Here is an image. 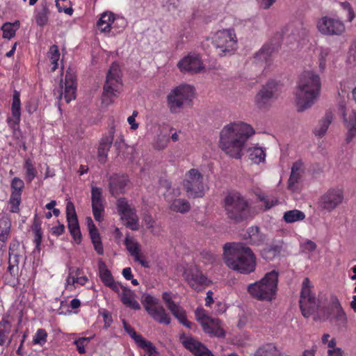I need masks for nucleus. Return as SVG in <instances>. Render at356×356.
Segmentation results:
<instances>
[{
    "label": "nucleus",
    "mask_w": 356,
    "mask_h": 356,
    "mask_svg": "<svg viewBox=\"0 0 356 356\" xmlns=\"http://www.w3.org/2000/svg\"><path fill=\"white\" fill-rule=\"evenodd\" d=\"M313 288L314 286L310 280L305 277L302 284L299 301L302 315L305 318L313 316L314 320L323 321L329 320L338 326H345L347 323V316L338 298L332 296L327 307L319 309V302L312 291Z\"/></svg>",
    "instance_id": "f257e3e1"
},
{
    "label": "nucleus",
    "mask_w": 356,
    "mask_h": 356,
    "mask_svg": "<svg viewBox=\"0 0 356 356\" xmlns=\"http://www.w3.org/2000/svg\"><path fill=\"white\" fill-rule=\"evenodd\" d=\"M254 133L252 127L245 122H230L220 132L219 147L229 156L239 159L246 142Z\"/></svg>",
    "instance_id": "f03ea898"
},
{
    "label": "nucleus",
    "mask_w": 356,
    "mask_h": 356,
    "mask_svg": "<svg viewBox=\"0 0 356 356\" xmlns=\"http://www.w3.org/2000/svg\"><path fill=\"white\" fill-rule=\"evenodd\" d=\"M223 260L229 268L241 274L248 275L256 269V256L251 248L243 243H225Z\"/></svg>",
    "instance_id": "7ed1b4c3"
},
{
    "label": "nucleus",
    "mask_w": 356,
    "mask_h": 356,
    "mask_svg": "<svg viewBox=\"0 0 356 356\" xmlns=\"http://www.w3.org/2000/svg\"><path fill=\"white\" fill-rule=\"evenodd\" d=\"M321 90V80L313 70L302 72L297 81L295 100L298 112L311 108L318 99Z\"/></svg>",
    "instance_id": "20e7f679"
},
{
    "label": "nucleus",
    "mask_w": 356,
    "mask_h": 356,
    "mask_svg": "<svg viewBox=\"0 0 356 356\" xmlns=\"http://www.w3.org/2000/svg\"><path fill=\"white\" fill-rule=\"evenodd\" d=\"M278 275V272L275 270L267 273L261 280L248 286V293L259 300H272L276 294Z\"/></svg>",
    "instance_id": "39448f33"
},
{
    "label": "nucleus",
    "mask_w": 356,
    "mask_h": 356,
    "mask_svg": "<svg viewBox=\"0 0 356 356\" xmlns=\"http://www.w3.org/2000/svg\"><path fill=\"white\" fill-rule=\"evenodd\" d=\"M122 86L120 68L118 63H113L107 73L103 88L102 104L108 106L114 102L120 92Z\"/></svg>",
    "instance_id": "423d86ee"
},
{
    "label": "nucleus",
    "mask_w": 356,
    "mask_h": 356,
    "mask_svg": "<svg viewBox=\"0 0 356 356\" xmlns=\"http://www.w3.org/2000/svg\"><path fill=\"white\" fill-rule=\"evenodd\" d=\"M194 94V88L188 84H182L172 89L167 95V106L170 112H179L185 105L190 104Z\"/></svg>",
    "instance_id": "0eeeda50"
},
{
    "label": "nucleus",
    "mask_w": 356,
    "mask_h": 356,
    "mask_svg": "<svg viewBox=\"0 0 356 356\" xmlns=\"http://www.w3.org/2000/svg\"><path fill=\"white\" fill-rule=\"evenodd\" d=\"M216 53L220 56L230 55L237 47V38L233 29L220 30L213 40Z\"/></svg>",
    "instance_id": "6e6552de"
},
{
    "label": "nucleus",
    "mask_w": 356,
    "mask_h": 356,
    "mask_svg": "<svg viewBox=\"0 0 356 356\" xmlns=\"http://www.w3.org/2000/svg\"><path fill=\"white\" fill-rule=\"evenodd\" d=\"M225 207L229 218L238 220L243 217L248 203L240 193H229L225 198Z\"/></svg>",
    "instance_id": "1a4fd4ad"
},
{
    "label": "nucleus",
    "mask_w": 356,
    "mask_h": 356,
    "mask_svg": "<svg viewBox=\"0 0 356 356\" xmlns=\"http://www.w3.org/2000/svg\"><path fill=\"white\" fill-rule=\"evenodd\" d=\"M196 320L201 324L204 332L210 336L224 337L225 333L218 318L210 317L202 308H197L195 312Z\"/></svg>",
    "instance_id": "9d476101"
},
{
    "label": "nucleus",
    "mask_w": 356,
    "mask_h": 356,
    "mask_svg": "<svg viewBox=\"0 0 356 356\" xmlns=\"http://www.w3.org/2000/svg\"><path fill=\"white\" fill-rule=\"evenodd\" d=\"M183 185L188 197L203 196V175L197 169L192 168L186 173Z\"/></svg>",
    "instance_id": "9b49d317"
},
{
    "label": "nucleus",
    "mask_w": 356,
    "mask_h": 356,
    "mask_svg": "<svg viewBox=\"0 0 356 356\" xmlns=\"http://www.w3.org/2000/svg\"><path fill=\"white\" fill-rule=\"evenodd\" d=\"M76 76L72 72H67L65 81H60L59 87L54 90V95L59 102L64 99L66 103H69L76 98Z\"/></svg>",
    "instance_id": "f8f14e48"
},
{
    "label": "nucleus",
    "mask_w": 356,
    "mask_h": 356,
    "mask_svg": "<svg viewBox=\"0 0 356 356\" xmlns=\"http://www.w3.org/2000/svg\"><path fill=\"white\" fill-rule=\"evenodd\" d=\"M318 31L325 35H341L345 31V25L342 21L337 18L324 16L316 22Z\"/></svg>",
    "instance_id": "ddd939ff"
},
{
    "label": "nucleus",
    "mask_w": 356,
    "mask_h": 356,
    "mask_svg": "<svg viewBox=\"0 0 356 356\" xmlns=\"http://www.w3.org/2000/svg\"><path fill=\"white\" fill-rule=\"evenodd\" d=\"M343 200V191L340 188H332L327 190L320 198L318 206L321 209L331 212Z\"/></svg>",
    "instance_id": "4468645a"
},
{
    "label": "nucleus",
    "mask_w": 356,
    "mask_h": 356,
    "mask_svg": "<svg viewBox=\"0 0 356 356\" xmlns=\"http://www.w3.org/2000/svg\"><path fill=\"white\" fill-rule=\"evenodd\" d=\"M183 276L190 286L195 291H200L209 284L208 278L195 265L188 266L184 269Z\"/></svg>",
    "instance_id": "2eb2a0df"
},
{
    "label": "nucleus",
    "mask_w": 356,
    "mask_h": 356,
    "mask_svg": "<svg viewBox=\"0 0 356 356\" xmlns=\"http://www.w3.org/2000/svg\"><path fill=\"white\" fill-rule=\"evenodd\" d=\"M338 113L342 118L344 127L347 129L346 140L350 143L356 136V111L347 108L341 103L339 105Z\"/></svg>",
    "instance_id": "dca6fc26"
},
{
    "label": "nucleus",
    "mask_w": 356,
    "mask_h": 356,
    "mask_svg": "<svg viewBox=\"0 0 356 356\" xmlns=\"http://www.w3.org/2000/svg\"><path fill=\"white\" fill-rule=\"evenodd\" d=\"M117 208L121 218L125 221L127 227L132 230L138 229V218L136 209L128 203L125 198L118 200Z\"/></svg>",
    "instance_id": "f3484780"
},
{
    "label": "nucleus",
    "mask_w": 356,
    "mask_h": 356,
    "mask_svg": "<svg viewBox=\"0 0 356 356\" xmlns=\"http://www.w3.org/2000/svg\"><path fill=\"white\" fill-rule=\"evenodd\" d=\"M177 67L184 73H198L204 69L202 60L200 54L190 53L177 63Z\"/></svg>",
    "instance_id": "a211bd4d"
},
{
    "label": "nucleus",
    "mask_w": 356,
    "mask_h": 356,
    "mask_svg": "<svg viewBox=\"0 0 356 356\" xmlns=\"http://www.w3.org/2000/svg\"><path fill=\"white\" fill-rule=\"evenodd\" d=\"M277 89L278 85L276 81H268L255 96L257 106L260 108L267 106L273 99L276 98Z\"/></svg>",
    "instance_id": "6ab92c4d"
},
{
    "label": "nucleus",
    "mask_w": 356,
    "mask_h": 356,
    "mask_svg": "<svg viewBox=\"0 0 356 356\" xmlns=\"http://www.w3.org/2000/svg\"><path fill=\"white\" fill-rule=\"evenodd\" d=\"M66 216L67 226L74 240L79 243L81 239V234L79 229L77 216L74 205L72 202H68L66 205Z\"/></svg>",
    "instance_id": "aec40b11"
},
{
    "label": "nucleus",
    "mask_w": 356,
    "mask_h": 356,
    "mask_svg": "<svg viewBox=\"0 0 356 356\" xmlns=\"http://www.w3.org/2000/svg\"><path fill=\"white\" fill-rule=\"evenodd\" d=\"M124 245L135 261L145 268H149V264L145 257L140 253V244L133 237L127 235L124 239Z\"/></svg>",
    "instance_id": "412c9836"
},
{
    "label": "nucleus",
    "mask_w": 356,
    "mask_h": 356,
    "mask_svg": "<svg viewBox=\"0 0 356 356\" xmlns=\"http://www.w3.org/2000/svg\"><path fill=\"white\" fill-rule=\"evenodd\" d=\"M91 200L92 213L97 221H102L104 212L102 189L98 187H92L91 191Z\"/></svg>",
    "instance_id": "4be33fe9"
},
{
    "label": "nucleus",
    "mask_w": 356,
    "mask_h": 356,
    "mask_svg": "<svg viewBox=\"0 0 356 356\" xmlns=\"http://www.w3.org/2000/svg\"><path fill=\"white\" fill-rule=\"evenodd\" d=\"M20 94L15 90L13 95L11 104V117L7 119L8 124L13 129H16L21 120V102Z\"/></svg>",
    "instance_id": "5701e85b"
},
{
    "label": "nucleus",
    "mask_w": 356,
    "mask_h": 356,
    "mask_svg": "<svg viewBox=\"0 0 356 356\" xmlns=\"http://www.w3.org/2000/svg\"><path fill=\"white\" fill-rule=\"evenodd\" d=\"M184 346L195 356H214L203 344L193 337H181Z\"/></svg>",
    "instance_id": "b1692460"
},
{
    "label": "nucleus",
    "mask_w": 356,
    "mask_h": 356,
    "mask_svg": "<svg viewBox=\"0 0 356 356\" xmlns=\"http://www.w3.org/2000/svg\"><path fill=\"white\" fill-rule=\"evenodd\" d=\"M114 134L115 129L114 127H111L108 134L103 137L100 141L97 149V159L102 163H104L106 161L108 152L113 141Z\"/></svg>",
    "instance_id": "393cba45"
},
{
    "label": "nucleus",
    "mask_w": 356,
    "mask_h": 356,
    "mask_svg": "<svg viewBox=\"0 0 356 356\" xmlns=\"http://www.w3.org/2000/svg\"><path fill=\"white\" fill-rule=\"evenodd\" d=\"M11 232V219L8 213H0V242L6 244Z\"/></svg>",
    "instance_id": "a878e982"
},
{
    "label": "nucleus",
    "mask_w": 356,
    "mask_h": 356,
    "mask_svg": "<svg viewBox=\"0 0 356 356\" xmlns=\"http://www.w3.org/2000/svg\"><path fill=\"white\" fill-rule=\"evenodd\" d=\"M302 164L300 161L293 163L291 168V175L288 181V188L292 192L298 190V183L302 175Z\"/></svg>",
    "instance_id": "bb28decb"
},
{
    "label": "nucleus",
    "mask_w": 356,
    "mask_h": 356,
    "mask_svg": "<svg viewBox=\"0 0 356 356\" xmlns=\"http://www.w3.org/2000/svg\"><path fill=\"white\" fill-rule=\"evenodd\" d=\"M119 297L122 302L127 307L134 310L140 309L139 303L136 300V293L129 288H123V291Z\"/></svg>",
    "instance_id": "cd10ccee"
},
{
    "label": "nucleus",
    "mask_w": 356,
    "mask_h": 356,
    "mask_svg": "<svg viewBox=\"0 0 356 356\" xmlns=\"http://www.w3.org/2000/svg\"><path fill=\"white\" fill-rule=\"evenodd\" d=\"M24 250L20 247V243L17 240H13L9 246V261L12 264H19L21 259L23 257Z\"/></svg>",
    "instance_id": "c85d7f7f"
},
{
    "label": "nucleus",
    "mask_w": 356,
    "mask_h": 356,
    "mask_svg": "<svg viewBox=\"0 0 356 356\" xmlns=\"http://www.w3.org/2000/svg\"><path fill=\"white\" fill-rule=\"evenodd\" d=\"M148 314L156 321L160 323L168 325L170 323V318L169 315L165 312L164 308L158 305L156 307L150 309Z\"/></svg>",
    "instance_id": "c756f323"
},
{
    "label": "nucleus",
    "mask_w": 356,
    "mask_h": 356,
    "mask_svg": "<svg viewBox=\"0 0 356 356\" xmlns=\"http://www.w3.org/2000/svg\"><path fill=\"white\" fill-rule=\"evenodd\" d=\"M332 114L326 113L325 116L318 122L314 130L315 136L321 137L325 135L332 121Z\"/></svg>",
    "instance_id": "7c9ffc66"
},
{
    "label": "nucleus",
    "mask_w": 356,
    "mask_h": 356,
    "mask_svg": "<svg viewBox=\"0 0 356 356\" xmlns=\"http://www.w3.org/2000/svg\"><path fill=\"white\" fill-rule=\"evenodd\" d=\"M114 22V16L111 13L106 12L101 15L97 23V29L104 33L111 31V26Z\"/></svg>",
    "instance_id": "2f4dec72"
},
{
    "label": "nucleus",
    "mask_w": 356,
    "mask_h": 356,
    "mask_svg": "<svg viewBox=\"0 0 356 356\" xmlns=\"http://www.w3.org/2000/svg\"><path fill=\"white\" fill-rule=\"evenodd\" d=\"M98 269L102 282L105 286H108L115 280L106 264L102 259L98 261Z\"/></svg>",
    "instance_id": "473e14b6"
},
{
    "label": "nucleus",
    "mask_w": 356,
    "mask_h": 356,
    "mask_svg": "<svg viewBox=\"0 0 356 356\" xmlns=\"http://www.w3.org/2000/svg\"><path fill=\"white\" fill-rule=\"evenodd\" d=\"M249 159L256 164L264 162L266 159V152L263 147L254 146L248 149Z\"/></svg>",
    "instance_id": "72a5a7b5"
},
{
    "label": "nucleus",
    "mask_w": 356,
    "mask_h": 356,
    "mask_svg": "<svg viewBox=\"0 0 356 356\" xmlns=\"http://www.w3.org/2000/svg\"><path fill=\"white\" fill-rule=\"evenodd\" d=\"M127 183V179L124 177L115 176L112 177L110 181V191L112 195H115L122 193Z\"/></svg>",
    "instance_id": "f704fd0d"
},
{
    "label": "nucleus",
    "mask_w": 356,
    "mask_h": 356,
    "mask_svg": "<svg viewBox=\"0 0 356 356\" xmlns=\"http://www.w3.org/2000/svg\"><path fill=\"white\" fill-rule=\"evenodd\" d=\"M274 51V48L270 44L264 45L260 50L255 54L254 60L257 63H267Z\"/></svg>",
    "instance_id": "c9c22d12"
},
{
    "label": "nucleus",
    "mask_w": 356,
    "mask_h": 356,
    "mask_svg": "<svg viewBox=\"0 0 356 356\" xmlns=\"http://www.w3.org/2000/svg\"><path fill=\"white\" fill-rule=\"evenodd\" d=\"M282 250V246L279 244L271 245L265 248L261 252L262 257L266 260H273L277 257Z\"/></svg>",
    "instance_id": "e433bc0d"
},
{
    "label": "nucleus",
    "mask_w": 356,
    "mask_h": 356,
    "mask_svg": "<svg viewBox=\"0 0 356 356\" xmlns=\"http://www.w3.org/2000/svg\"><path fill=\"white\" fill-rule=\"evenodd\" d=\"M280 351L273 343H267L261 346L254 353V356H279Z\"/></svg>",
    "instance_id": "4c0bfd02"
},
{
    "label": "nucleus",
    "mask_w": 356,
    "mask_h": 356,
    "mask_svg": "<svg viewBox=\"0 0 356 356\" xmlns=\"http://www.w3.org/2000/svg\"><path fill=\"white\" fill-rule=\"evenodd\" d=\"M305 218V213L297 209L290 210L284 213L283 219L286 223H293L301 221Z\"/></svg>",
    "instance_id": "58836bf2"
},
{
    "label": "nucleus",
    "mask_w": 356,
    "mask_h": 356,
    "mask_svg": "<svg viewBox=\"0 0 356 356\" xmlns=\"http://www.w3.org/2000/svg\"><path fill=\"white\" fill-rule=\"evenodd\" d=\"M307 30L302 27V26H299L291 31V35L286 36V42H291L292 40H294L298 43H300V41L303 40L307 37Z\"/></svg>",
    "instance_id": "ea45409f"
},
{
    "label": "nucleus",
    "mask_w": 356,
    "mask_h": 356,
    "mask_svg": "<svg viewBox=\"0 0 356 356\" xmlns=\"http://www.w3.org/2000/svg\"><path fill=\"white\" fill-rule=\"evenodd\" d=\"M318 54V68L320 72H325L327 65V58L330 54V49L327 47H320L316 49Z\"/></svg>",
    "instance_id": "a19ab883"
},
{
    "label": "nucleus",
    "mask_w": 356,
    "mask_h": 356,
    "mask_svg": "<svg viewBox=\"0 0 356 356\" xmlns=\"http://www.w3.org/2000/svg\"><path fill=\"white\" fill-rule=\"evenodd\" d=\"M124 328L127 334L135 341V342L140 348H142L143 346H147V343L149 342L143 338L142 335L138 334L132 327H131L125 323H124Z\"/></svg>",
    "instance_id": "79ce46f5"
},
{
    "label": "nucleus",
    "mask_w": 356,
    "mask_h": 356,
    "mask_svg": "<svg viewBox=\"0 0 356 356\" xmlns=\"http://www.w3.org/2000/svg\"><path fill=\"white\" fill-rule=\"evenodd\" d=\"M47 57L49 58L51 65V71L54 72L58 66V60L60 59V52L58 48L56 45H52L50 47Z\"/></svg>",
    "instance_id": "37998d69"
},
{
    "label": "nucleus",
    "mask_w": 356,
    "mask_h": 356,
    "mask_svg": "<svg viewBox=\"0 0 356 356\" xmlns=\"http://www.w3.org/2000/svg\"><path fill=\"white\" fill-rule=\"evenodd\" d=\"M24 168L25 172V179L27 183H31L37 175V170L30 159H26Z\"/></svg>",
    "instance_id": "c03bdc74"
},
{
    "label": "nucleus",
    "mask_w": 356,
    "mask_h": 356,
    "mask_svg": "<svg viewBox=\"0 0 356 356\" xmlns=\"http://www.w3.org/2000/svg\"><path fill=\"white\" fill-rule=\"evenodd\" d=\"M190 208L188 202L182 199L174 200L170 204V209L175 212L186 213Z\"/></svg>",
    "instance_id": "a18cd8bd"
},
{
    "label": "nucleus",
    "mask_w": 356,
    "mask_h": 356,
    "mask_svg": "<svg viewBox=\"0 0 356 356\" xmlns=\"http://www.w3.org/2000/svg\"><path fill=\"white\" fill-rule=\"evenodd\" d=\"M19 26V22L18 21H16L13 24L5 23L1 27V29L3 31V38L7 39H10L13 38Z\"/></svg>",
    "instance_id": "49530a36"
},
{
    "label": "nucleus",
    "mask_w": 356,
    "mask_h": 356,
    "mask_svg": "<svg viewBox=\"0 0 356 356\" xmlns=\"http://www.w3.org/2000/svg\"><path fill=\"white\" fill-rule=\"evenodd\" d=\"M10 329H11V325H10V322L6 319L3 318L0 321V345L1 346H3L6 343V341L8 339V334L10 332Z\"/></svg>",
    "instance_id": "de8ad7c7"
},
{
    "label": "nucleus",
    "mask_w": 356,
    "mask_h": 356,
    "mask_svg": "<svg viewBox=\"0 0 356 356\" xmlns=\"http://www.w3.org/2000/svg\"><path fill=\"white\" fill-rule=\"evenodd\" d=\"M49 10L47 6L42 7L35 14V21L38 26H44L49 19Z\"/></svg>",
    "instance_id": "09e8293b"
},
{
    "label": "nucleus",
    "mask_w": 356,
    "mask_h": 356,
    "mask_svg": "<svg viewBox=\"0 0 356 356\" xmlns=\"http://www.w3.org/2000/svg\"><path fill=\"white\" fill-rule=\"evenodd\" d=\"M158 301L157 298L149 294H144L142 296V303L147 312L159 305Z\"/></svg>",
    "instance_id": "8fccbe9b"
},
{
    "label": "nucleus",
    "mask_w": 356,
    "mask_h": 356,
    "mask_svg": "<svg viewBox=\"0 0 356 356\" xmlns=\"http://www.w3.org/2000/svg\"><path fill=\"white\" fill-rule=\"evenodd\" d=\"M47 332L43 328L38 329L33 339L34 345L44 346L47 341Z\"/></svg>",
    "instance_id": "3c124183"
},
{
    "label": "nucleus",
    "mask_w": 356,
    "mask_h": 356,
    "mask_svg": "<svg viewBox=\"0 0 356 356\" xmlns=\"http://www.w3.org/2000/svg\"><path fill=\"white\" fill-rule=\"evenodd\" d=\"M163 300L166 304V307L171 312L172 314H175L177 311H179L181 307L172 300L171 295L168 292H164L162 295Z\"/></svg>",
    "instance_id": "603ef678"
},
{
    "label": "nucleus",
    "mask_w": 356,
    "mask_h": 356,
    "mask_svg": "<svg viewBox=\"0 0 356 356\" xmlns=\"http://www.w3.org/2000/svg\"><path fill=\"white\" fill-rule=\"evenodd\" d=\"M24 183L22 179L19 177H14L10 184L11 194L22 195Z\"/></svg>",
    "instance_id": "864d4df0"
},
{
    "label": "nucleus",
    "mask_w": 356,
    "mask_h": 356,
    "mask_svg": "<svg viewBox=\"0 0 356 356\" xmlns=\"http://www.w3.org/2000/svg\"><path fill=\"white\" fill-rule=\"evenodd\" d=\"M258 198L265 206V209L268 210L278 204V200L273 196L265 195L264 194L258 195Z\"/></svg>",
    "instance_id": "5fc2aeb1"
},
{
    "label": "nucleus",
    "mask_w": 356,
    "mask_h": 356,
    "mask_svg": "<svg viewBox=\"0 0 356 356\" xmlns=\"http://www.w3.org/2000/svg\"><path fill=\"white\" fill-rule=\"evenodd\" d=\"M94 248L98 254L102 255L104 254V248L101 240V237L98 233H93L90 235Z\"/></svg>",
    "instance_id": "6e6d98bb"
},
{
    "label": "nucleus",
    "mask_w": 356,
    "mask_h": 356,
    "mask_svg": "<svg viewBox=\"0 0 356 356\" xmlns=\"http://www.w3.org/2000/svg\"><path fill=\"white\" fill-rule=\"evenodd\" d=\"M21 196L16 194H10L9 204L10 205V212L18 213L19 211V204L21 203Z\"/></svg>",
    "instance_id": "4d7b16f0"
},
{
    "label": "nucleus",
    "mask_w": 356,
    "mask_h": 356,
    "mask_svg": "<svg viewBox=\"0 0 356 356\" xmlns=\"http://www.w3.org/2000/svg\"><path fill=\"white\" fill-rule=\"evenodd\" d=\"M173 316L179 320V321L182 323L184 326L188 328L192 329L193 326V323L188 321L186 318V315L185 311L183 308L180 309L179 311H177Z\"/></svg>",
    "instance_id": "13d9d810"
},
{
    "label": "nucleus",
    "mask_w": 356,
    "mask_h": 356,
    "mask_svg": "<svg viewBox=\"0 0 356 356\" xmlns=\"http://www.w3.org/2000/svg\"><path fill=\"white\" fill-rule=\"evenodd\" d=\"M169 139L165 134H159L154 142V147L157 149H163L167 147Z\"/></svg>",
    "instance_id": "bf43d9fd"
},
{
    "label": "nucleus",
    "mask_w": 356,
    "mask_h": 356,
    "mask_svg": "<svg viewBox=\"0 0 356 356\" xmlns=\"http://www.w3.org/2000/svg\"><path fill=\"white\" fill-rule=\"evenodd\" d=\"M92 338V337H80L74 341L80 354L86 353L85 347L90 343Z\"/></svg>",
    "instance_id": "052dcab7"
},
{
    "label": "nucleus",
    "mask_w": 356,
    "mask_h": 356,
    "mask_svg": "<svg viewBox=\"0 0 356 356\" xmlns=\"http://www.w3.org/2000/svg\"><path fill=\"white\" fill-rule=\"evenodd\" d=\"M340 6L341 8L346 12L347 20L348 22H352L355 18V13L350 4L348 2L345 1L341 3Z\"/></svg>",
    "instance_id": "680f3d73"
},
{
    "label": "nucleus",
    "mask_w": 356,
    "mask_h": 356,
    "mask_svg": "<svg viewBox=\"0 0 356 356\" xmlns=\"http://www.w3.org/2000/svg\"><path fill=\"white\" fill-rule=\"evenodd\" d=\"M33 230L35 234V243L37 245H40L42 236V232L41 229V225L39 222L35 221L33 225Z\"/></svg>",
    "instance_id": "e2e57ef3"
},
{
    "label": "nucleus",
    "mask_w": 356,
    "mask_h": 356,
    "mask_svg": "<svg viewBox=\"0 0 356 356\" xmlns=\"http://www.w3.org/2000/svg\"><path fill=\"white\" fill-rule=\"evenodd\" d=\"M100 314L103 317V320L104 322V327L105 328L109 327L111 326V323H113V318H112L111 314L108 311H107L106 309H103L102 311L100 312Z\"/></svg>",
    "instance_id": "0e129e2a"
},
{
    "label": "nucleus",
    "mask_w": 356,
    "mask_h": 356,
    "mask_svg": "<svg viewBox=\"0 0 356 356\" xmlns=\"http://www.w3.org/2000/svg\"><path fill=\"white\" fill-rule=\"evenodd\" d=\"M142 349L145 351L144 356H157L158 355L155 346L150 341Z\"/></svg>",
    "instance_id": "69168bd1"
},
{
    "label": "nucleus",
    "mask_w": 356,
    "mask_h": 356,
    "mask_svg": "<svg viewBox=\"0 0 356 356\" xmlns=\"http://www.w3.org/2000/svg\"><path fill=\"white\" fill-rule=\"evenodd\" d=\"M266 239L264 234L261 233L259 231L250 240V243L254 245H259Z\"/></svg>",
    "instance_id": "338daca9"
},
{
    "label": "nucleus",
    "mask_w": 356,
    "mask_h": 356,
    "mask_svg": "<svg viewBox=\"0 0 356 356\" xmlns=\"http://www.w3.org/2000/svg\"><path fill=\"white\" fill-rule=\"evenodd\" d=\"M108 287L117 293L118 296H120L122 291H123V288H127V286L122 285L120 282H115V280L112 282Z\"/></svg>",
    "instance_id": "774afa93"
}]
</instances>
